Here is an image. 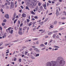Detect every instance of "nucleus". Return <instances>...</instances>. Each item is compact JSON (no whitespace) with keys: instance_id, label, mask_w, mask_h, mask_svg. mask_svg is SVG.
Returning a JSON list of instances; mask_svg holds the SVG:
<instances>
[{"instance_id":"nucleus-36","label":"nucleus","mask_w":66,"mask_h":66,"mask_svg":"<svg viewBox=\"0 0 66 66\" xmlns=\"http://www.w3.org/2000/svg\"><path fill=\"white\" fill-rule=\"evenodd\" d=\"M27 22H29V21H30V20H29V19H27Z\"/></svg>"},{"instance_id":"nucleus-40","label":"nucleus","mask_w":66,"mask_h":66,"mask_svg":"<svg viewBox=\"0 0 66 66\" xmlns=\"http://www.w3.org/2000/svg\"><path fill=\"white\" fill-rule=\"evenodd\" d=\"M46 49V47H44L43 48H42V49H41V50H44Z\"/></svg>"},{"instance_id":"nucleus-53","label":"nucleus","mask_w":66,"mask_h":66,"mask_svg":"<svg viewBox=\"0 0 66 66\" xmlns=\"http://www.w3.org/2000/svg\"><path fill=\"white\" fill-rule=\"evenodd\" d=\"M18 23L19 24H20V21L19 20L18 21Z\"/></svg>"},{"instance_id":"nucleus-9","label":"nucleus","mask_w":66,"mask_h":66,"mask_svg":"<svg viewBox=\"0 0 66 66\" xmlns=\"http://www.w3.org/2000/svg\"><path fill=\"white\" fill-rule=\"evenodd\" d=\"M18 33L20 35H22V31H19Z\"/></svg>"},{"instance_id":"nucleus-2","label":"nucleus","mask_w":66,"mask_h":66,"mask_svg":"<svg viewBox=\"0 0 66 66\" xmlns=\"http://www.w3.org/2000/svg\"><path fill=\"white\" fill-rule=\"evenodd\" d=\"M51 62H49L47 63L46 65L47 66H55L56 62L55 61H52Z\"/></svg>"},{"instance_id":"nucleus-46","label":"nucleus","mask_w":66,"mask_h":66,"mask_svg":"<svg viewBox=\"0 0 66 66\" xmlns=\"http://www.w3.org/2000/svg\"><path fill=\"white\" fill-rule=\"evenodd\" d=\"M63 13H64V15H65V16H66V12H65V11H64L63 12Z\"/></svg>"},{"instance_id":"nucleus-35","label":"nucleus","mask_w":66,"mask_h":66,"mask_svg":"<svg viewBox=\"0 0 66 66\" xmlns=\"http://www.w3.org/2000/svg\"><path fill=\"white\" fill-rule=\"evenodd\" d=\"M38 5L39 6H40V5H41V4H40V3H39L38 4Z\"/></svg>"},{"instance_id":"nucleus-38","label":"nucleus","mask_w":66,"mask_h":66,"mask_svg":"<svg viewBox=\"0 0 66 66\" xmlns=\"http://www.w3.org/2000/svg\"><path fill=\"white\" fill-rule=\"evenodd\" d=\"M3 44V43L2 42H1L0 43V46H1Z\"/></svg>"},{"instance_id":"nucleus-8","label":"nucleus","mask_w":66,"mask_h":66,"mask_svg":"<svg viewBox=\"0 0 66 66\" xmlns=\"http://www.w3.org/2000/svg\"><path fill=\"white\" fill-rule=\"evenodd\" d=\"M61 58H62V57H58L57 58V59L56 60L57 61H59L60 60H61Z\"/></svg>"},{"instance_id":"nucleus-34","label":"nucleus","mask_w":66,"mask_h":66,"mask_svg":"<svg viewBox=\"0 0 66 66\" xmlns=\"http://www.w3.org/2000/svg\"><path fill=\"white\" fill-rule=\"evenodd\" d=\"M39 55V54H37L36 55V56H38Z\"/></svg>"},{"instance_id":"nucleus-50","label":"nucleus","mask_w":66,"mask_h":66,"mask_svg":"<svg viewBox=\"0 0 66 66\" xmlns=\"http://www.w3.org/2000/svg\"><path fill=\"white\" fill-rule=\"evenodd\" d=\"M36 22H35L33 23V24H36Z\"/></svg>"},{"instance_id":"nucleus-22","label":"nucleus","mask_w":66,"mask_h":66,"mask_svg":"<svg viewBox=\"0 0 66 66\" xmlns=\"http://www.w3.org/2000/svg\"><path fill=\"white\" fill-rule=\"evenodd\" d=\"M17 20H15L14 21V24H15L16 22V21H17Z\"/></svg>"},{"instance_id":"nucleus-51","label":"nucleus","mask_w":66,"mask_h":66,"mask_svg":"<svg viewBox=\"0 0 66 66\" xmlns=\"http://www.w3.org/2000/svg\"><path fill=\"white\" fill-rule=\"evenodd\" d=\"M6 8L7 9H8L9 8V7L8 6H6Z\"/></svg>"},{"instance_id":"nucleus-11","label":"nucleus","mask_w":66,"mask_h":66,"mask_svg":"<svg viewBox=\"0 0 66 66\" xmlns=\"http://www.w3.org/2000/svg\"><path fill=\"white\" fill-rule=\"evenodd\" d=\"M46 3H45V4H44L43 6L45 10H46Z\"/></svg>"},{"instance_id":"nucleus-29","label":"nucleus","mask_w":66,"mask_h":66,"mask_svg":"<svg viewBox=\"0 0 66 66\" xmlns=\"http://www.w3.org/2000/svg\"><path fill=\"white\" fill-rule=\"evenodd\" d=\"M54 23V24H56L57 23V21H55Z\"/></svg>"},{"instance_id":"nucleus-64","label":"nucleus","mask_w":66,"mask_h":66,"mask_svg":"<svg viewBox=\"0 0 66 66\" xmlns=\"http://www.w3.org/2000/svg\"><path fill=\"white\" fill-rule=\"evenodd\" d=\"M1 12H3V9H1Z\"/></svg>"},{"instance_id":"nucleus-4","label":"nucleus","mask_w":66,"mask_h":66,"mask_svg":"<svg viewBox=\"0 0 66 66\" xmlns=\"http://www.w3.org/2000/svg\"><path fill=\"white\" fill-rule=\"evenodd\" d=\"M39 31L40 32H41V33H43L45 31V30L43 29H40L39 30Z\"/></svg>"},{"instance_id":"nucleus-42","label":"nucleus","mask_w":66,"mask_h":66,"mask_svg":"<svg viewBox=\"0 0 66 66\" xmlns=\"http://www.w3.org/2000/svg\"><path fill=\"white\" fill-rule=\"evenodd\" d=\"M49 5V3H47V6H48Z\"/></svg>"},{"instance_id":"nucleus-61","label":"nucleus","mask_w":66,"mask_h":66,"mask_svg":"<svg viewBox=\"0 0 66 66\" xmlns=\"http://www.w3.org/2000/svg\"><path fill=\"white\" fill-rule=\"evenodd\" d=\"M37 48H35L34 49V50H37Z\"/></svg>"},{"instance_id":"nucleus-43","label":"nucleus","mask_w":66,"mask_h":66,"mask_svg":"<svg viewBox=\"0 0 66 66\" xmlns=\"http://www.w3.org/2000/svg\"><path fill=\"white\" fill-rule=\"evenodd\" d=\"M14 61H16V60H17V58H14Z\"/></svg>"},{"instance_id":"nucleus-54","label":"nucleus","mask_w":66,"mask_h":66,"mask_svg":"<svg viewBox=\"0 0 66 66\" xmlns=\"http://www.w3.org/2000/svg\"><path fill=\"white\" fill-rule=\"evenodd\" d=\"M3 48V47H0V49H2Z\"/></svg>"},{"instance_id":"nucleus-60","label":"nucleus","mask_w":66,"mask_h":66,"mask_svg":"<svg viewBox=\"0 0 66 66\" xmlns=\"http://www.w3.org/2000/svg\"><path fill=\"white\" fill-rule=\"evenodd\" d=\"M48 36H45V38H48Z\"/></svg>"},{"instance_id":"nucleus-31","label":"nucleus","mask_w":66,"mask_h":66,"mask_svg":"<svg viewBox=\"0 0 66 66\" xmlns=\"http://www.w3.org/2000/svg\"><path fill=\"white\" fill-rule=\"evenodd\" d=\"M34 18H35V19H38V17L37 16H35L34 17Z\"/></svg>"},{"instance_id":"nucleus-25","label":"nucleus","mask_w":66,"mask_h":66,"mask_svg":"<svg viewBox=\"0 0 66 66\" xmlns=\"http://www.w3.org/2000/svg\"><path fill=\"white\" fill-rule=\"evenodd\" d=\"M54 47L55 48H60V47L58 46L55 45L54 46Z\"/></svg>"},{"instance_id":"nucleus-45","label":"nucleus","mask_w":66,"mask_h":66,"mask_svg":"<svg viewBox=\"0 0 66 66\" xmlns=\"http://www.w3.org/2000/svg\"><path fill=\"white\" fill-rule=\"evenodd\" d=\"M63 28H61L59 29V30H63Z\"/></svg>"},{"instance_id":"nucleus-19","label":"nucleus","mask_w":66,"mask_h":66,"mask_svg":"<svg viewBox=\"0 0 66 66\" xmlns=\"http://www.w3.org/2000/svg\"><path fill=\"white\" fill-rule=\"evenodd\" d=\"M51 34H52V32H50L48 33V35H50Z\"/></svg>"},{"instance_id":"nucleus-56","label":"nucleus","mask_w":66,"mask_h":66,"mask_svg":"<svg viewBox=\"0 0 66 66\" xmlns=\"http://www.w3.org/2000/svg\"><path fill=\"white\" fill-rule=\"evenodd\" d=\"M6 2H7V3H9V2H9V1H8V0H6Z\"/></svg>"},{"instance_id":"nucleus-32","label":"nucleus","mask_w":66,"mask_h":66,"mask_svg":"<svg viewBox=\"0 0 66 66\" xmlns=\"http://www.w3.org/2000/svg\"><path fill=\"white\" fill-rule=\"evenodd\" d=\"M65 19H66V18L65 17H62L61 18V19L64 20Z\"/></svg>"},{"instance_id":"nucleus-33","label":"nucleus","mask_w":66,"mask_h":66,"mask_svg":"<svg viewBox=\"0 0 66 66\" xmlns=\"http://www.w3.org/2000/svg\"><path fill=\"white\" fill-rule=\"evenodd\" d=\"M53 33H57V31L56 30L55 31H53Z\"/></svg>"},{"instance_id":"nucleus-26","label":"nucleus","mask_w":66,"mask_h":66,"mask_svg":"<svg viewBox=\"0 0 66 66\" xmlns=\"http://www.w3.org/2000/svg\"><path fill=\"white\" fill-rule=\"evenodd\" d=\"M27 53H28V52L26 51L25 52L24 54H25V55H27Z\"/></svg>"},{"instance_id":"nucleus-28","label":"nucleus","mask_w":66,"mask_h":66,"mask_svg":"<svg viewBox=\"0 0 66 66\" xmlns=\"http://www.w3.org/2000/svg\"><path fill=\"white\" fill-rule=\"evenodd\" d=\"M19 62H21V59H19Z\"/></svg>"},{"instance_id":"nucleus-5","label":"nucleus","mask_w":66,"mask_h":66,"mask_svg":"<svg viewBox=\"0 0 66 66\" xmlns=\"http://www.w3.org/2000/svg\"><path fill=\"white\" fill-rule=\"evenodd\" d=\"M22 16L24 18L26 17V14L25 13H23L22 15Z\"/></svg>"},{"instance_id":"nucleus-7","label":"nucleus","mask_w":66,"mask_h":66,"mask_svg":"<svg viewBox=\"0 0 66 66\" xmlns=\"http://www.w3.org/2000/svg\"><path fill=\"white\" fill-rule=\"evenodd\" d=\"M56 16H58V15H59V11L58 10V9H57L56 10Z\"/></svg>"},{"instance_id":"nucleus-41","label":"nucleus","mask_w":66,"mask_h":66,"mask_svg":"<svg viewBox=\"0 0 66 66\" xmlns=\"http://www.w3.org/2000/svg\"><path fill=\"white\" fill-rule=\"evenodd\" d=\"M31 13L32 14H35V13L34 12H33V11H31Z\"/></svg>"},{"instance_id":"nucleus-27","label":"nucleus","mask_w":66,"mask_h":66,"mask_svg":"<svg viewBox=\"0 0 66 66\" xmlns=\"http://www.w3.org/2000/svg\"><path fill=\"white\" fill-rule=\"evenodd\" d=\"M43 8V6H40V10H42Z\"/></svg>"},{"instance_id":"nucleus-15","label":"nucleus","mask_w":66,"mask_h":66,"mask_svg":"<svg viewBox=\"0 0 66 66\" xmlns=\"http://www.w3.org/2000/svg\"><path fill=\"white\" fill-rule=\"evenodd\" d=\"M32 22H31L29 23L28 24V26H31V25H32Z\"/></svg>"},{"instance_id":"nucleus-63","label":"nucleus","mask_w":66,"mask_h":66,"mask_svg":"<svg viewBox=\"0 0 66 66\" xmlns=\"http://www.w3.org/2000/svg\"><path fill=\"white\" fill-rule=\"evenodd\" d=\"M44 44L45 45H47V42H46L44 43Z\"/></svg>"},{"instance_id":"nucleus-12","label":"nucleus","mask_w":66,"mask_h":66,"mask_svg":"<svg viewBox=\"0 0 66 66\" xmlns=\"http://www.w3.org/2000/svg\"><path fill=\"white\" fill-rule=\"evenodd\" d=\"M27 27L25 26V27H24L23 28V31H24V30H26V29H27Z\"/></svg>"},{"instance_id":"nucleus-3","label":"nucleus","mask_w":66,"mask_h":66,"mask_svg":"<svg viewBox=\"0 0 66 66\" xmlns=\"http://www.w3.org/2000/svg\"><path fill=\"white\" fill-rule=\"evenodd\" d=\"M5 17L7 19H9V15L8 14H6L5 15Z\"/></svg>"},{"instance_id":"nucleus-57","label":"nucleus","mask_w":66,"mask_h":66,"mask_svg":"<svg viewBox=\"0 0 66 66\" xmlns=\"http://www.w3.org/2000/svg\"><path fill=\"white\" fill-rule=\"evenodd\" d=\"M35 20V19L34 18H32L31 19L32 20Z\"/></svg>"},{"instance_id":"nucleus-47","label":"nucleus","mask_w":66,"mask_h":66,"mask_svg":"<svg viewBox=\"0 0 66 66\" xmlns=\"http://www.w3.org/2000/svg\"><path fill=\"white\" fill-rule=\"evenodd\" d=\"M8 45H9V44H5V46H7Z\"/></svg>"},{"instance_id":"nucleus-39","label":"nucleus","mask_w":66,"mask_h":66,"mask_svg":"<svg viewBox=\"0 0 66 66\" xmlns=\"http://www.w3.org/2000/svg\"><path fill=\"white\" fill-rule=\"evenodd\" d=\"M6 31L7 32H9V29H7L6 30Z\"/></svg>"},{"instance_id":"nucleus-24","label":"nucleus","mask_w":66,"mask_h":66,"mask_svg":"<svg viewBox=\"0 0 66 66\" xmlns=\"http://www.w3.org/2000/svg\"><path fill=\"white\" fill-rule=\"evenodd\" d=\"M40 46L41 47H44V45L43 44H42L40 45Z\"/></svg>"},{"instance_id":"nucleus-6","label":"nucleus","mask_w":66,"mask_h":66,"mask_svg":"<svg viewBox=\"0 0 66 66\" xmlns=\"http://www.w3.org/2000/svg\"><path fill=\"white\" fill-rule=\"evenodd\" d=\"M14 6V4H12L11 5V6L10 7V9H13Z\"/></svg>"},{"instance_id":"nucleus-44","label":"nucleus","mask_w":66,"mask_h":66,"mask_svg":"<svg viewBox=\"0 0 66 66\" xmlns=\"http://www.w3.org/2000/svg\"><path fill=\"white\" fill-rule=\"evenodd\" d=\"M48 18L46 19L45 20V22L46 21H47L48 20Z\"/></svg>"},{"instance_id":"nucleus-23","label":"nucleus","mask_w":66,"mask_h":66,"mask_svg":"<svg viewBox=\"0 0 66 66\" xmlns=\"http://www.w3.org/2000/svg\"><path fill=\"white\" fill-rule=\"evenodd\" d=\"M13 30H11L10 31V34H13Z\"/></svg>"},{"instance_id":"nucleus-59","label":"nucleus","mask_w":66,"mask_h":66,"mask_svg":"<svg viewBox=\"0 0 66 66\" xmlns=\"http://www.w3.org/2000/svg\"><path fill=\"white\" fill-rule=\"evenodd\" d=\"M48 49H50V50H51V49H52V48H51V47H49L48 48Z\"/></svg>"},{"instance_id":"nucleus-13","label":"nucleus","mask_w":66,"mask_h":66,"mask_svg":"<svg viewBox=\"0 0 66 66\" xmlns=\"http://www.w3.org/2000/svg\"><path fill=\"white\" fill-rule=\"evenodd\" d=\"M35 9L37 11H38V6H36Z\"/></svg>"},{"instance_id":"nucleus-1","label":"nucleus","mask_w":66,"mask_h":66,"mask_svg":"<svg viewBox=\"0 0 66 66\" xmlns=\"http://www.w3.org/2000/svg\"><path fill=\"white\" fill-rule=\"evenodd\" d=\"M56 62L55 66H63L65 64V61L61 60L60 62V63H57V62L55 61Z\"/></svg>"},{"instance_id":"nucleus-48","label":"nucleus","mask_w":66,"mask_h":66,"mask_svg":"<svg viewBox=\"0 0 66 66\" xmlns=\"http://www.w3.org/2000/svg\"><path fill=\"white\" fill-rule=\"evenodd\" d=\"M3 22H6V20H4V21H3Z\"/></svg>"},{"instance_id":"nucleus-55","label":"nucleus","mask_w":66,"mask_h":66,"mask_svg":"<svg viewBox=\"0 0 66 66\" xmlns=\"http://www.w3.org/2000/svg\"><path fill=\"white\" fill-rule=\"evenodd\" d=\"M50 27H51V28H53V25H51L50 26Z\"/></svg>"},{"instance_id":"nucleus-62","label":"nucleus","mask_w":66,"mask_h":66,"mask_svg":"<svg viewBox=\"0 0 66 66\" xmlns=\"http://www.w3.org/2000/svg\"><path fill=\"white\" fill-rule=\"evenodd\" d=\"M52 41H53V40H52V39L50 41V43H51V42H52Z\"/></svg>"},{"instance_id":"nucleus-49","label":"nucleus","mask_w":66,"mask_h":66,"mask_svg":"<svg viewBox=\"0 0 66 66\" xmlns=\"http://www.w3.org/2000/svg\"><path fill=\"white\" fill-rule=\"evenodd\" d=\"M48 2L49 3H51V1H48Z\"/></svg>"},{"instance_id":"nucleus-10","label":"nucleus","mask_w":66,"mask_h":66,"mask_svg":"<svg viewBox=\"0 0 66 66\" xmlns=\"http://www.w3.org/2000/svg\"><path fill=\"white\" fill-rule=\"evenodd\" d=\"M6 34H4L3 36L2 37H3V38H4L5 37H6Z\"/></svg>"},{"instance_id":"nucleus-21","label":"nucleus","mask_w":66,"mask_h":66,"mask_svg":"<svg viewBox=\"0 0 66 66\" xmlns=\"http://www.w3.org/2000/svg\"><path fill=\"white\" fill-rule=\"evenodd\" d=\"M25 9H26L28 10H29V7H28V6H26Z\"/></svg>"},{"instance_id":"nucleus-58","label":"nucleus","mask_w":66,"mask_h":66,"mask_svg":"<svg viewBox=\"0 0 66 66\" xmlns=\"http://www.w3.org/2000/svg\"><path fill=\"white\" fill-rule=\"evenodd\" d=\"M52 3L53 4L54 3H55V2H54V1H52Z\"/></svg>"},{"instance_id":"nucleus-16","label":"nucleus","mask_w":66,"mask_h":66,"mask_svg":"<svg viewBox=\"0 0 66 66\" xmlns=\"http://www.w3.org/2000/svg\"><path fill=\"white\" fill-rule=\"evenodd\" d=\"M15 17H16V13H14L13 15V17H14V18H15Z\"/></svg>"},{"instance_id":"nucleus-52","label":"nucleus","mask_w":66,"mask_h":66,"mask_svg":"<svg viewBox=\"0 0 66 66\" xmlns=\"http://www.w3.org/2000/svg\"><path fill=\"white\" fill-rule=\"evenodd\" d=\"M36 52H39V50H36Z\"/></svg>"},{"instance_id":"nucleus-37","label":"nucleus","mask_w":66,"mask_h":66,"mask_svg":"<svg viewBox=\"0 0 66 66\" xmlns=\"http://www.w3.org/2000/svg\"><path fill=\"white\" fill-rule=\"evenodd\" d=\"M59 36L58 35H57L56 36V38H59Z\"/></svg>"},{"instance_id":"nucleus-20","label":"nucleus","mask_w":66,"mask_h":66,"mask_svg":"<svg viewBox=\"0 0 66 66\" xmlns=\"http://www.w3.org/2000/svg\"><path fill=\"white\" fill-rule=\"evenodd\" d=\"M22 31V28H20L19 31Z\"/></svg>"},{"instance_id":"nucleus-30","label":"nucleus","mask_w":66,"mask_h":66,"mask_svg":"<svg viewBox=\"0 0 66 66\" xmlns=\"http://www.w3.org/2000/svg\"><path fill=\"white\" fill-rule=\"evenodd\" d=\"M11 29V27L9 28L8 29V30H9V33H10V30Z\"/></svg>"},{"instance_id":"nucleus-17","label":"nucleus","mask_w":66,"mask_h":66,"mask_svg":"<svg viewBox=\"0 0 66 66\" xmlns=\"http://www.w3.org/2000/svg\"><path fill=\"white\" fill-rule=\"evenodd\" d=\"M2 26H4L5 25V23H2Z\"/></svg>"},{"instance_id":"nucleus-18","label":"nucleus","mask_w":66,"mask_h":66,"mask_svg":"<svg viewBox=\"0 0 66 66\" xmlns=\"http://www.w3.org/2000/svg\"><path fill=\"white\" fill-rule=\"evenodd\" d=\"M43 23H44L43 21L42 22H40L39 23V24H41V25H42V24H43Z\"/></svg>"},{"instance_id":"nucleus-14","label":"nucleus","mask_w":66,"mask_h":66,"mask_svg":"<svg viewBox=\"0 0 66 66\" xmlns=\"http://www.w3.org/2000/svg\"><path fill=\"white\" fill-rule=\"evenodd\" d=\"M56 37V35L55 34H54L53 36V38H55Z\"/></svg>"}]
</instances>
